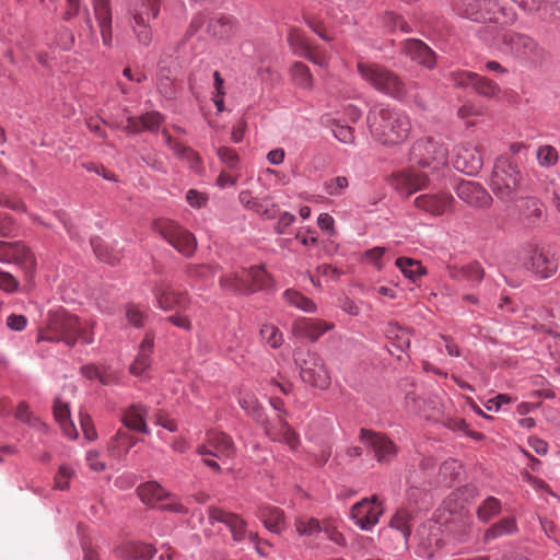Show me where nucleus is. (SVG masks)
<instances>
[{
  "label": "nucleus",
  "instance_id": "obj_26",
  "mask_svg": "<svg viewBox=\"0 0 560 560\" xmlns=\"http://www.w3.org/2000/svg\"><path fill=\"white\" fill-rule=\"evenodd\" d=\"M404 51L412 60L431 69L435 65V54L419 39H408L404 43Z\"/></svg>",
  "mask_w": 560,
  "mask_h": 560
},
{
  "label": "nucleus",
  "instance_id": "obj_25",
  "mask_svg": "<svg viewBox=\"0 0 560 560\" xmlns=\"http://www.w3.org/2000/svg\"><path fill=\"white\" fill-rule=\"evenodd\" d=\"M209 517L224 523L231 530L234 540H242L246 535V523L238 515L229 513L220 508H209Z\"/></svg>",
  "mask_w": 560,
  "mask_h": 560
},
{
  "label": "nucleus",
  "instance_id": "obj_49",
  "mask_svg": "<svg viewBox=\"0 0 560 560\" xmlns=\"http://www.w3.org/2000/svg\"><path fill=\"white\" fill-rule=\"evenodd\" d=\"M295 527L302 536H315L323 530L318 520L313 517H300L295 521Z\"/></svg>",
  "mask_w": 560,
  "mask_h": 560
},
{
  "label": "nucleus",
  "instance_id": "obj_3",
  "mask_svg": "<svg viewBox=\"0 0 560 560\" xmlns=\"http://www.w3.org/2000/svg\"><path fill=\"white\" fill-rule=\"evenodd\" d=\"M40 339L63 341L68 346H73L79 340L89 345L93 342V323L57 312L50 314L47 327L40 332Z\"/></svg>",
  "mask_w": 560,
  "mask_h": 560
},
{
  "label": "nucleus",
  "instance_id": "obj_30",
  "mask_svg": "<svg viewBox=\"0 0 560 560\" xmlns=\"http://www.w3.org/2000/svg\"><path fill=\"white\" fill-rule=\"evenodd\" d=\"M162 136L166 145L177 155L179 159L185 160L189 167L196 172L201 170V159L190 147L184 145L180 142L175 141L167 130L162 131Z\"/></svg>",
  "mask_w": 560,
  "mask_h": 560
},
{
  "label": "nucleus",
  "instance_id": "obj_22",
  "mask_svg": "<svg viewBox=\"0 0 560 560\" xmlns=\"http://www.w3.org/2000/svg\"><path fill=\"white\" fill-rule=\"evenodd\" d=\"M153 294L159 307L164 311H173L176 308H186L189 302L186 292H179L170 284L161 282L153 289Z\"/></svg>",
  "mask_w": 560,
  "mask_h": 560
},
{
  "label": "nucleus",
  "instance_id": "obj_27",
  "mask_svg": "<svg viewBox=\"0 0 560 560\" xmlns=\"http://www.w3.org/2000/svg\"><path fill=\"white\" fill-rule=\"evenodd\" d=\"M117 557L124 560H148L155 553V548L149 544L127 541L115 549Z\"/></svg>",
  "mask_w": 560,
  "mask_h": 560
},
{
  "label": "nucleus",
  "instance_id": "obj_29",
  "mask_svg": "<svg viewBox=\"0 0 560 560\" xmlns=\"http://www.w3.org/2000/svg\"><path fill=\"white\" fill-rule=\"evenodd\" d=\"M517 209L520 219L528 226L538 224L544 215L542 203L534 197L521 199Z\"/></svg>",
  "mask_w": 560,
  "mask_h": 560
},
{
  "label": "nucleus",
  "instance_id": "obj_41",
  "mask_svg": "<svg viewBox=\"0 0 560 560\" xmlns=\"http://www.w3.org/2000/svg\"><path fill=\"white\" fill-rule=\"evenodd\" d=\"M396 266L405 277L412 281H416L425 273V269L422 267L421 262L411 258L399 257L396 259Z\"/></svg>",
  "mask_w": 560,
  "mask_h": 560
},
{
  "label": "nucleus",
  "instance_id": "obj_10",
  "mask_svg": "<svg viewBox=\"0 0 560 560\" xmlns=\"http://www.w3.org/2000/svg\"><path fill=\"white\" fill-rule=\"evenodd\" d=\"M300 365V375L303 382L319 389L330 385V375L324 360L315 352L308 351L302 360L296 359Z\"/></svg>",
  "mask_w": 560,
  "mask_h": 560
},
{
  "label": "nucleus",
  "instance_id": "obj_1",
  "mask_svg": "<svg viewBox=\"0 0 560 560\" xmlns=\"http://www.w3.org/2000/svg\"><path fill=\"white\" fill-rule=\"evenodd\" d=\"M368 124L374 140L385 147L401 144L411 130L408 115L394 107L372 109L368 115Z\"/></svg>",
  "mask_w": 560,
  "mask_h": 560
},
{
  "label": "nucleus",
  "instance_id": "obj_45",
  "mask_svg": "<svg viewBox=\"0 0 560 560\" xmlns=\"http://www.w3.org/2000/svg\"><path fill=\"white\" fill-rule=\"evenodd\" d=\"M454 277L458 280L479 283L485 277V271L479 262L474 261L460 268Z\"/></svg>",
  "mask_w": 560,
  "mask_h": 560
},
{
  "label": "nucleus",
  "instance_id": "obj_62",
  "mask_svg": "<svg viewBox=\"0 0 560 560\" xmlns=\"http://www.w3.org/2000/svg\"><path fill=\"white\" fill-rule=\"evenodd\" d=\"M74 475V471L67 465L59 467L58 474L55 477V487L59 490H65L69 486V480Z\"/></svg>",
  "mask_w": 560,
  "mask_h": 560
},
{
  "label": "nucleus",
  "instance_id": "obj_56",
  "mask_svg": "<svg viewBox=\"0 0 560 560\" xmlns=\"http://www.w3.org/2000/svg\"><path fill=\"white\" fill-rule=\"evenodd\" d=\"M383 22L389 30L399 28L404 33L411 32L409 24L400 15H397L394 12H386L383 16Z\"/></svg>",
  "mask_w": 560,
  "mask_h": 560
},
{
  "label": "nucleus",
  "instance_id": "obj_8",
  "mask_svg": "<svg viewBox=\"0 0 560 560\" xmlns=\"http://www.w3.org/2000/svg\"><path fill=\"white\" fill-rule=\"evenodd\" d=\"M153 229L182 255L191 257L195 254L197 248L195 235L176 222L159 219L154 221Z\"/></svg>",
  "mask_w": 560,
  "mask_h": 560
},
{
  "label": "nucleus",
  "instance_id": "obj_39",
  "mask_svg": "<svg viewBox=\"0 0 560 560\" xmlns=\"http://www.w3.org/2000/svg\"><path fill=\"white\" fill-rule=\"evenodd\" d=\"M243 273L246 279L249 280V292L262 290L269 285L270 277L262 266H254L248 269H243Z\"/></svg>",
  "mask_w": 560,
  "mask_h": 560
},
{
  "label": "nucleus",
  "instance_id": "obj_64",
  "mask_svg": "<svg viewBox=\"0 0 560 560\" xmlns=\"http://www.w3.org/2000/svg\"><path fill=\"white\" fill-rule=\"evenodd\" d=\"M19 289V281L10 272L0 271V290L13 293Z\"/></svg>",
  "mask_w": 560,
  "mask_h": 560
},
{
  "label": "nucleus",
  "instance_id": "obj_58",
  "mask_svg": "<svg viewBox=\"0 0 560 560\" xmlns=\"http://www.w3.org/2000/svg\"><path fill=\"white\" fill-rule=\"evenodd\" d=\"M348 178L345 176H337L325 183V191L330 196H339L348 187Z\"/></svg>",
  "mask_w": 560,
  "mask_h": 560
},
{
  "label": "nucleus",
  "instance_id": "obj_31",
  "mask_svg": "<svg viewBox=\"0 0 560 560\" xmlns=\"http://www.w3.org/2000/svg\"><path fill=\"white\" fill-rule=\"evenodd\" d=\"M163 122V116L159 112L147 113L140 117H128L125 130L138 133L143 130L155 131Z\"/></svg>",
  "mask_w": 560,
  "mask_h": 560
},
{
  "label": "nucleus",
  "instance_id": "obj_42",
  "mask_svg": "<svg viewBox=\"0 0 560 560\" xmlns=\"http://www.w3.org/2000/svg\"><path fill=\"white\" fill-rule=\"evenodd\" d=\"M91 246L96 257L110 265H115L119 261L120 255L117 252L110 249L102 238L94 237L91 240Z\"/></svg>",
  "mask_w": 560,
  "mask_h": 560
},
{
  "label": "nucleus",
  "instance_id": "obj_12",
  "mask_svg": "<svg viewBox=\"0 0 560 560\" xmlns=\"http://www.w3.org/2000/svg\"><path fill=\"white\" fill-rule=\"evenodd\" d=\"M201 456H214L219 459L231 458L235 454V445L231 436L218 430L206 433V442L197 447Z\"/></svg>",
  "mask_w": 560,
  "mask_h": 560
},
{
  "label": "nucleus",
  "instance_id": "obj_16",
  "mask_svg": "<svg viewBox=\"0 0 560 560\" xmlns=\"http://www.w3.org/2000/svg\"><path fill=\"white\" fill-rule=\"evenodd\" d=\"M428 183V175L415 168L399 171L389 178L390 186L404 197H409L416 191L423 189Z\"/></svg>",
  "mask_w": 560,
  "mask_h": 560
},
{
  "label": "nucleus",
  "instance_id": "obj_52",
  "mask_svg": "<svg viewBox=\"0 0 560 560\" xmlns=\"http://www.w3.org/2000/svg\"><path fill=\"white\" fill-rule=\"evenodd\" d=\"M288 40L295 52L301 56L304 55L305 51H308V47L312 45L305 37L304 33L298 28H292L290 31Z\"/></svg>",
  "mask_w": 560,
  "mask_h": 560
},
{
  "label": "nucleus",
  "instance_id": "obj_7",
  "mask_svg": "<svg viewBox=\"0 0 560 560\" xmlns=\"http://www.w3.org/2000/svg\"><path fill=\"white\" fill-rule=\"evenodd\" d=\"M493 44L504 52L530 60L541 59L545 54L544 48L534 38L513 31L498 34V38H493Z\"/></svg>",
  "mask_w": 560,
  "mask_h": 560
},
{
  "label": "nucleus",
  "instance_id": "obj_21",
  "mask_svg": "<svg viewBox=\"0 0 560 560\" xmlns=\"http://www.w3.org/2000/svg\"><path fill=\"white\" fill-rule=\"evenodd\" d=\"M456 194L460 200L476 208H487L492 202L488 191L479 183L471 180H460Z\"/></svg>",
  "mask_w": 560,
  "mask_h": 560
},
{
  "label": "nucleus",
  "instance_id": "obj_40",
  "mask_svg": "<svg viewBox=\"0 0 560 560\" xmlns=\"http://www.w3.org/2000/svg\"><path fill=\"white\" fill-rule=\"evenodd\" d=\"M472 89L477 94L487 98H495L501 93V88L487 77L479 75L475 79Z\"/></svg>",
  "mask_w": 560,
  "mask_h": 560
},
{
  "label": "nucleus",
  "instance_id": "obj_6",
  "mask_svg": "<svg viewBox=\"0 0 560 560\" xmlns=\"http://www.w3.org/2000/svg\"><path fill=\"white\" fill-rule=\"evenodd\" d=\"M448 150L440 140L428 137L417 140L411 148L410 159L422 168L440 171L447 165Z\"/></svg>",
  "mask_w": 560,
  "mask_h": 560
},
{
  "label": "nucleus",
  "instance_id": "obj_2",
  "mask_svg": "<svg viewBox=\"0 0 560 560\" xmlns=\"http://www.w3.org/2000/svg\"><path fill=\"white\" fill-rule=\"evenodd\" d=\"M453 11L463 19L500 28L511 26L517 20L515 10L499 0H458L453 4Z\"/></svg>",
  "mask_w": 560,
  "mask_h": 560
},
{
  "label": "nucleus",
  "instance_id": "obj_11",
  "mask_svg": "<svg viewBox=\"0 0 560 560\" xmlns=\"http://www.w3.org/2000/svg\"><path fill=\"white\" fill-rule=\"evenodd\" d=\"M159 12V0H142L140 7L135 9L132 27L140 44L148 46L151 43L152 33L149 24L151 20L158 16Z\"/></svg>",
  "mask_w": 560,
  "mask_h": 560
},
{
  "label": "nucleus",
  "instance_id": "obj_13",
  "mask_svg": "<svg viewBox=\"0 0 560 560\" xmlns=\"http://www.w3.org/2000/svg\"><path fill=\"white\" fill-rule=\"evenodd\" d=\"M483 164L481 148L474 141L460 143L455 150L454 167L468 175L477 174Z\"/></svg>",
  "mask_w": 560,
  "mask_h": 560
},
{
  "label": "nucleus",
  "instance_id": "obj_15",
  "mask_svg": "<svg viewBox=\"0 0 560 560\" xmlns=\"http://www.w3.org/2000/svg\"><path fill=\"white\" fill-rule=\"evenodd\" d=\"M0 261L5 264H14L32 273L36 266V259L31 250L20 242L0 241Z\"/></svg>",
  "mask_w": 560,
  "mask_h": 560
},
{
  "label": "nucleus",
  "instance_id": "obj_18",
  "mask_svg": "<svg viewBox=\"0 0 560 560\" xmlns=\"http://www.w3.org/2000/svg\"><path fill=\"white\" fill-rule=\"evenodd\" d=\"M335 324L311 317H298L291 326V332L299 339H304L310 342L317 341L324 334L334 329Z\"/></svg>",
  "mask_w": 560,
  "mask_h": 560
},
{
  "label": "nucleus",
  "instance_id": "obj_34",
  "mask_svg": "<svg viewBox=\"0 0 560 560\" xmlns=\"http://www.w3.org/2000/svg\"><path fill=\"white\" fill-rule=\"evenodd\" d=\"M220 285L224 291L249 293L250 284L243 270L241 272H228L220 278Z\"/></svg>",
  "mask_w": 560,
  "mask_h": 560
},
{
  "label": "nucleus",
  "instance_id": "obj_51",
  "mask_svg": "<svg viewBox=\"0 0 560 560\" xmlns=\"http://www.w3.org/2000/svg\"><path fill=\"white\" fill-rule=\"evenodd\" d=\"M218 267L212 265H188L187 276L195 280H207L217 273Z\"/></svg>",
  "mask_w": 560,
  "mask_h": 560
},
{
  "label": "nucleus",
  "instance_id": "obj_43",
  "mask_svg": "<svg viewBox=\"0 0 560 560\" xmlns=\"http://www.w3.org/2000/svg\"><path fill=\"white\" fill-rule=\"evenodd\" d=\"M271 439L285 443L290 448L295 450L300 443L296 432L287 423L282 422L277 431H270Z\"/></svg>",
  "mask_w": 560,
  "mask_h": 560
},
{
  "label": "nucleus",
  "instance_id": "obj_37",
  "mask_svg": "<svg viewBox=\"0 0 560 560\" xmlns=\"http://www.w3.org/2000/svg\"><path fill=\"white\" fill-rule=\"evenodd\" d=\"M385 334L398 350L405 351L410 347L411 331L399 326L397 323L388 324Z\"/></svg>",
  "mask_w": 560,
  "mask_h": 560
},
{
  "label": "nucleus",
  "instance_id": "obj_53",
  "mask_svg": "<svg viewBox=\"0 0 560 560\" xmlns=\"http://www.w3.org/2000/svg\"><path fill=\"white\" fill-rule=\"evenodd\" d=\"M217 155L222 164L231 171H237L240 166V156L231 148L219 147L217 149Z\"/></svg>",
  "mask_w": 560,
  "mask_h": 560
},
{
  "label": "nucleus",
  "instance_id": "obj_33",
  "mask_svg": "<svg viewBox=\"0 0 560 560\" xmlns=\"http://www.w3.org/2000/svg\"><path fill=\"white\" fill-rule=\"evenodd\" d=\"M265 526L272 533H281L285 527L283 511L271 505H261L257 513Z\"/></svg>",
  "mask_w": 560,
  "mask_h": 560
},
{
  "label": "nucleus",
  "instance_id": "obj_61",
  "mask_svg": "<svg viewBox=\"0 0 560 560\" xmlns=\"http://www.w3.org/2000/svg\"><path fill=\"white\" fill-rule=\"evenodd\" d=\"M209 197L206 192L199 191L197 189H189L186 192V201L192 208H203L207 206Z\"/></svg>",
  "mask_w": 560,
  "mask_h": 560
},
{
  "label": "nucleus",
  "instance_id": "obj_60",
  "mask_svg": "<svg viewBox=\"0 0 560 560\" xmlns=\"http://www.w3.org/2000/svg\"><path fill=\"white\" fill-rule=\"evenodd\" d=\"M334 136L343 143H352L354 140L353 129L349 126L341 125L339 121L332 124Z\"/></svg>",
  "mask_w": 560,
  "mask_h": 560
},
{
  "label": "nucleus",
  "instance_id": "obj_38",
  "mask_svg": "<svg viewBox=\"0 0 560 560\" xmlns=\"http://www.w3.org/2000/svg\"><path fill=\"white\" fill-rule=\"evenodd\" d=\"M283 299L289 305L305 313H315L317 311V305L313 300L294 289L285 290L283 292Z\"/></svg>",
  "mask_w": 560,
  "mask_h": 560
},
{
  "label": "nucleus",
  "instance_id": "obj_19",
  "mask_svg": "<svg viewBox=\"0 0 560 560\" xmlns=\"http://www.w3.org/2000/svg\"><path fill=\"white\" fill-rule=\"evenodd\" d=\"M382 514V504L375 495L371 499L361 500L351 509L352 518L363 530H370L374 525H376Z\"/></svg>",
  "mask_w": 560,
  "mask_h": 560
},
{
  "label": "nucleus",
  "instance_id": "obj_50",
  "mask_svg": "<svg viewBox=\"0 0 560 560\" xmlns=\"http://www.w3.org/2000/svg\"><path fill=\"white\" fill-rule=\"evenodd\" d=\"M536 156L538 164L542 167L555 166L559 160L558 151L549 144L539 147Z\"/></svg>",
  "mask_w": 560,
  "mask_h": 560
},
{
  "label": "nucleus",
  "instance_id": "obj_9",
  "mask_svg": "<svg viewBox=\"0 0 560 560\" xmlns=\"http://www.w3.org/2000/svg\"><path fill=\"white\" fill-rule=\"evenodd\" d=\"M138 494L143 503L152 508L173 513H187V509L156 481L142 483Z\"/></svg>",
  "mask_w": 560,
  "mask_h": 560
},
{
  "label": "nucleus",
  "instance_id": "obj_47",
  "mask_svg": "<svg viewBox=\"0 0 560 560\" xmlns=\"http://www.w3.org/2000/svg\"><path fill=\"white\" fill-rule=\"evenodd\" d=\"M411 514L407 510H399L390 520V526L399 530L407 540L411 533Z\"/></svg>",
  "mask_w": 560,
  "mask_h": 560
},
{
  "label": "nucleus",
  "instance_id": "obj_20",
  "mask_svg": "<svg viewBox=\"0 0 560 560\" xmlns=\"http://www.w3.org/2000/svg\"><path fill=\"white\" fill-rule=\"evenodd\" d=\"M454 198L447 192L423 194L413 200L415 207L431 215H443L451 211Z\"/></svg>",
  "mask_w": 560,
  "mask_h": 560
},
{
  "label": "nucleus",
  "instance_id": "obj_14",
  "mask_svg": "<svg viewBox=\"0 0 560 560\" xmlns=\"http://www.w3.org/2000/svg\"><path fill=\"white\" fill-rule=\"evenodd\" d=\"M525 266L541 279L553 276L559 267V259L549 249L532 247L528 250Z\"/></svg>",
  "mask_w": 560,
  "mask_h": 560
},
{
  "label": "nucleus",
  "instance_id": "obj_46",
  "mask_svg": "<svg viewBox=\"0 0 560 560\" xmlns=\"http://www.w3.org/2000/svg\"><path fill=\"white\" fill-rule=\"evenodd\" d=\"M292 78L294 83L302 89L311 90L313 88V75L304 63L295 62L293 65Z\"/></svg>",
  "mask_w": 560,
  "mask_h": 560
},
{
  "label": "nucleus",
  "instance_id": "obj_55",
  "mask_svg": "<svg viewBox=\"0 0 560 560\" xmlns=\"http://www.w3.org/2000/svg\"><path fill=\"white\" fill-rule=\"evenodd\" d=\"M460 464L455 459L445 460L440 467V474L445 483H452L460 471Z\"/></svg>",
  "mask_w": 560,
  "mask_h": 560
},
{
  "label": "nucleus",
  "instance_id": "obj_54",
  "mask_svg": "<svg viewBox=\"0 0 560 560\" xmlns=\"http://www.w3.org/2000/svg\"><path fill=\"white\" fill-rule=\"evenodd\" d=\"M158 89L162 95L167 98L175 96L173 83L168 77V70L160 68L158 72Z\"/></svg>",
  "mask_w": 560,
  "mask_h": 560
},
{
  "label": "nucleus",
  "instance_id": "obj_44",
  "mask_svg": "<svg viewBox=\"0 0 560 560\" xmlns=\"http://www.w3.org/2000/svg\"><path fill=\"white\" fill-rule=\"evenodd\" d=\"M502 505L500 500L494 497H488L482 503L479 505L477 510V516L479 521L487 523L492 517L498 515L501 512Z\"/></svg>",
  "mask_w": 560,
  "mask_h": 560
},
{
  "label": "nucleus",
  "instance_id": "obj_36",
  "mask_svg": "<svg viewBox=\"0 0 560 560\" xmlns=\"http://www.w3.org/2000/svg\"><path fill=\"white\" fill-rule=\"evenodd\" d=\"M54 416L60 424L65 435L71 439L77 438L78 432L70 419V409L67 404L57 399L54 404Z\"/></svg>",
  "mask_w": 560,
  "mask_h": 560
},
{
  "label": "nucleus",
  "instance_id": "obj_35",
  "mask_svg": "<svg viewBox=\"0 0 560 560\" xmlns=\"http://www.w3.org/2000/svg\"><path fill=\"white\" fill-rule=\"evenodd\" d=\"M517 532V524L514 517H504L491 525L486 532L483 539L486 542L501 538L503 536L513 535Z\"/></svg>",
  "mask_w": 560,
  "mask_h": 560
},
{
  "label": "nucleus",
  "instance_id": "obj_4",
  "mask_svg": "<svg viewBox=\"0 0 560 560\" xmlns=\"http://www.w3.org/2000/svg\"><path fill=\"white\" fill-rule=\"evenodd\" d=\"M360 77L377 92L397 101L406 100L407 83L393 70L376 62L360 60L357 63Z\"/></svg>",
  "mask_w": 560,
  "mask_h": 560
},
{
  "label": "nucleus",
  "instance_id": "obj_23",
  "mask_svg": "<svg viewBox=\"0 0 560 560\" xmlns=\"http://www.w3.org/2000/svg\"><path fill=\"white\" fill-rule=\"evenodd\" d=\"M148 413L149 409L147 406L131 404L122 411L121 422L128 430L148 434L149 428L145 421Z\"/></svg>",
  "mask_w": 560,
  "mask_h": 560
},
{
  "label": "nucleus",
  "instance_id": "obj_24",
  "mask_svg": "<svg viewBox=\"0 0 560 560\" xmlns=\"http://www.w3.org/2000/svg\"><path fill=\"white\" fill-rule=\"evenodd\" d=\"M207 33L219 39H229L237 31V22L234 18L217 14L207 20Z\"/></svg>",
  "mask_w": 560,
  "mask_h": 560
},
{
  "label": "nucleus",
  "instance_id": "obj_57",
  "mask_svg": "<svg viewBox=\"0 0 560 560\" xmlns=\"http://www.w3.org/2000/svg\"><path fill=\"white\" fill-rule=\"evenodd\" d=\"M476 77L477 73L464 70H457L450 74L453 84L460 88H472Z\"/></svg>",
  "mask_w": 560,
  "mask_h": 560
},
{
  "label": "nucleus",
  "instance_id": "obj_63",
  "mask_svg": "<svg viewBox=\"0 0 560 560\" xmlns=\"http://www.w3.org/2000/svg\"><path fill=\"white\" fill-rule=\"evenodd\" d=\"M302 56L318 66H326L328 62L327 54L313 45H311L308 51H305Z\"/></svg>",
  "mask_w": 560,
  "mask_h": 560
},
{
  "label": "nucleus",
  "instance_id": "obj_59",
  "mask_svg": "<svg viewBox=\"0 0 560 560\" xmlns=\"http://www.w3.org/2000/svg\"><path fill=\"white\" fill-rule=\"evenodd\" d=\"M527 13H539L542 16L547 0H511Z\"/></svg>",
  "mask_w": 560,
  "mask_h": 560
},
{
  "label": "nucleus",
  "instance_id": "obj_48",
  "mask_svg": "<svg viewBox=\"0 0 560 560\" xmlns=\"http://www.w3.org/2000/svg\"><path fill=\"white\" fill-rule=\"evenodd\" d=\"M260 336L265 342L272 348H279L284 340L280 329L272 324L262 325L260 328Z\"/></svg>",
  "mask_w": 560,
  "mask_h": 560
},
{
  "label": "nucleus",
  "instance_id": "obj_28",
  "mask_svg": "<svg viewBox=\"0 0 560 560\" xmlns=\"http://www.w3.org/2000/svg\"><path fill=\"white\" fill-rule=\"evenodd\" d=\"M154 339L151 334H147L143 338L138 355L131 363L129 371L135 376H144L151 365V354L153 351Z\"/></svg>",
  "mask_w": 560,
  "mask_h": 560
},
{
  "label": "nucleus",
  "instance_id": "obj_17",
  "mask_svg": "<svg viewBox=\"0 0 560 560\" xmlns=\"http://www.w3.org/2000/svg\"><path fill=\"white\" fill-rule=\"evenodd\" d=\"M360 440L373 450L376 460L381 464H389L397 455V446L382 433L362 429Z\"/></svg>",
  "mask_w": 560,
  "mask_h": 560
},
{
  "label": "nucleus",
  "instance_id": "obj_32",
  "mask_svg": "<svg viewBox=\"0 0 560 560\" xmlns=\"http://www.w3.org/2000/svg\"><path fill=\"white\" fill-rule=\"evenodd\" d=\"M138 439L127 430L119 429L108 443V452L115 458H125L129 451L136 445Z\"/></svg>",
  "mask_w": 560,
  "mask_h": 560
},
{
  "label": "nucleus",
  "instance_id": "obj_5",
  "mask_svg": "<svg viewBox=\"0 0 560 560\" xmlns=\"http://www.w3.org/2000/svg\"><path fill=\"white\" fill-rule=\"evenodd\" d=\"M522 172L516 162L499 158L493 166L490 186L493 194L503 201H512L521 187Z\"/></svg>",
  "mask_w": 560,
  "mask_h": 560
}]
</instances>
